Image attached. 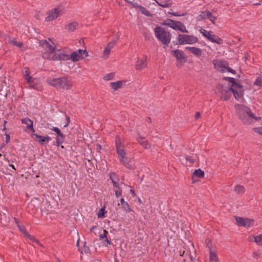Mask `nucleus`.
<instances>
[{
  "label": "nucleus",
  "mask_w": 262,
  "mask_h": 262,
  "mask_svg": "<svg viewBox=\"0 0 262 262\" xmlns=\"http://www.w3.org/2000/svg\"><path fill=\"white\" fill-rule=\"evenodd\" d=\"M57 262H61L60 260L58 258L57 259Z\"/></svg>",
  "instance_id": "60"
},
{
  "label": "nucleus",
  "mask_w": 262,
  "mask_h": 262,
  "mask_svg": "<svg viewBox=\"0 0 262 262\" xmlns=\"http://www.w3.org/2000/svg\"><path fill=\"white\" fill-rule=\"evenodd\" d=\"M176 45L193 44L198 41L197 37L193 35L179 34Z\"/></svg>",
  "instance_id": "9"
},
{
  "label": "nucleus",
  "mask_w": 262,
  "mask_h": 262,
  "mask_svg": "<svg viewBox=\"0 0 262 262\" xmlns=\"http://www.w3.org/2000/svg\"><path fill=\"white\" fill-rule=\"evenodd\" d=\"M260 3H256L255 4H254V5H260Z\"/></svg>",
  "instance_id": "59"
},
{
  "label": "nucleus",
  "mask_w": 262,
  "mask_h": 262,
  "mask_svg": "<svg viewBox=\"0 0 262 262\" xmlns=\"http://www.w3.org/2000/svg\"><path fill=\"white\" fill-rule=\"evenodd\" d=\"M115 45V41H111L109 42L105 48L104 49L103 53V57L104 58H106L108 57L111 50L112 49Z\"/></svg>",
  "instance_id": "20"
},
{
  "label": "nucleus",
  "mask_w": 262,
  "mask_h": 262,
  "mask_svg": "<svg viewBox=\"0 0 262 262\" xmlns=\"http://www.w3.org/2000/svg\"><path fill=\"white\" fill-rule=\"evenodd\" d=\"M164 25L177 30L178 25H180V21H177L172 19H167L164 21Z\"/></svg>",
  "instance_id": "24"
},
{
  "label": "nucleus",
  "mask_w": 262,
  "mask_h": 262,
  "mask_svg": "<svg viewBox=\"0 0 262 262\" xmlns=\"http://www.w3.org/2000/svg\"><path fill=\"white\" fill-rule=\"evenodd\" d=\"M134 6L137 7H138L139 9L140 12L142 14H144V15H145L146 16H150V12L145 8H144V7L138 5L137 4L134 5Z\"/></svg>",
  "instance_id": "35"
},
{
  "label": "nucleus",
  "mask_w": 262,
  "mask_h": 262,
  "mask_svg": "<svg viewBox=\"0 0 262 262\" xmlns=\"http://www.w3.org/2000/svg\"><path fill=\"white\" fill-rule=\"evenodd\" d=\"M201 117V113L200 112H196L195 115V118L196 119H198Z\"/></svg>",
  "instance_id": "49"
},
{
  "label": "nucleus",
  "mask_w": 262,
  "mask_h": 262,
  "mask_svg": "<svg viewBox=\"0 0 262 262\" xmlns=\"http://www.w3.org/2000/svg\"><path fill=\"white\" fill-rule=\"evenodd\" d=\"M17 227L18 228L20 231L23 234H24L25 236L27 234L28 232H27V231L26 230V229L23 226H21L20 225H18Z\"/></svg>",
  "instance_id": "42"
},
{
  "label": "nucleus",
  "mask_w": 262,
  "mask_h": 262,
  "mask_svg": "<svg viewBox=\"0 0 262 262\" xmlns=\"http://www.w3.org/2000/svg\"><path fill=\"white\" fill-rule=\"evenodd\" d=\"M51 129L56 132L57 134L55 145L58 146L62 143H63L65 137L64 135L61 132L60 129L57 127H53V128Z\"/></svg>",
  "instance_id": "17"
},
{
  "label": "nucleus",
  "mask_w": 262,
  "mask_h": 262,
  "mask_svg": "<svg viewBox=\"0 0 262 262\" xmlns=\"http://www.w3.org/2000/svg\"><path fill=\"white\" fill-rule=\"evenodd\" d=\"M70 59L73 62H76L83 58L82 56L81 49L74 51L70 55Z\"/></svg>",
  "instance_id": "18"
},
{
  "label": "nucleus",
  "mask_w": 262,
  "mask_h": 262,
  "mask_svg": "<svg viewBox=\"0 0 262 262\" xmlns=\"http://www.w3.org/2000/svg\"><path fill=\"white\" fill-rule=\"evenodd\" d=\"M47 82L50 85L57 89L69 90L73 86L72 78L68 76L58 78H48Z\"/></svg>",
  "instance_id": "3"
},
{
  "label": "nucleus",
  "mask_w": 262,
  "mask_h": 262,
  "mask_svg": "<svg viewBox=\"0 0 262 262\" xmlns=\"http://www.w3.org/2000/svg\"><path fill=\"white\" fill-rule=\"evenodd\" d=\"M253 85L257 86L258 89L262 86V76L261 75L256 78L253 83Z\"/></svg>",
  "instance_id": "36"
},
{
  "label": "nucleus",
  "mask_w": 262,
  "mask_h": 262,
  "mask_svg": "<svg viewBox=\"0 0 262 262\" xmlns=\"http://www.w3.org/2000/svg\"><path fill=\"white\" fill-rule=\"evenodd\" d=\"M186 49L189 50L191 53L197 57H200L202 54V51L201 49L196 47H187Z\"/></svg>",
  "instance_id": "26"
},
{
  "label": "nucleus",
  "mask_w": 262,
  "mask_h": 262,
  "mask_svg": "<svg viewBox=\"0 0 262 262\" xmlns=\"http://www.w3.org/2000/svg\"><path fill=\"white\" fill-rule=\"evenodd\" d=\"M14 220L15 221V223L17 224V226H18V225H19V220L17 219H16V217H14Z\"/></svg>",
  "instance_id": "53"
},
{
  "label": "nucleus",
  "mask_w": 262,
  "mask_h": 262,
  "mask_svg": "<svg viewBox=\"0 0 262 262\" xmlns=\"http://www.w3.org/2000/svg\"><path fill=\"white\" fill-rule=\"evenodd\" d=\"M130 192L134 195H135V191L134 189H131L130 190Z\"/></svg>",
  "instance_id": "55"
},
{
  "label": "nucleus",
  "mask_w": 262,
  "mask_h": 262,
  "mask_svg": "<svg viewBox=\"0 0 262 262\" xmlns=\"http://www.w3.org/2000/svg\"><path fill=\"white\" fill-rule=\"evenodd\" d=\"M10 140V136L9 135L7 134L6 135V142L7 143H9Z\"/></svg>",
  "instance_id": "48"
},
{
  "label": "nucleus",
  "mask_w": 262,
  "mask_h": 262,
  "mask_svg": "<svg viewBox=\"0 0 262 262\" xmlns=\"http://www.w3.org/2000/svg\"><path fill=\"white\" fill-rule=\"evenodd\" d=\"M169 14H171L174 16H181L182 15L178 14L177 12L172 13V12H168Z\"/></svg>",
  "instance_id": "52"
},
{
  "label": "nucleus",
  "mask_w": 262,
  "mask_h": 262,
  "mask_svg": "<svg viewBox=\"0 0 262 262\" xmlns=\"http://www.w3.org/2000/svg\"><path fill=\"white\" fill-rule=\"evenodd\" d=\"M173 56H174L177 60L182 61L184 60V62L186 61V58L185 56L184 53L183 52L180 50H176L172 51Z\"/></svg>",
  "instance_id": "21"
},
{
  "label": "nucleus",
  "mask_w": 262,
  "mask_h": 262,
  "mask_svg": "<svg viewBox=\"0 0 262 262\" xmlns=\"http://www.w3.org/2000/svg\"><path fill=\"white\" fill-rule=\"evenodd\" d=\"M253 130L255 133L262 135V127L253 128Z\"/></svg>",
  "instance_id": "43"
},
{
  "label": "nucleus",
  "mask_w": 262,
  "mask_h": 262,
  "mask_svg": "<svg viewBox=\"0 0 262 262\" xmlns=\"http://www.w3.org/2000/svg\"><path fill=\"white\" fill-rule=\"evenodd\" d=\"M120 203L121 208L125 212H129L132 211L128 203L126 202L123 198L120 199Z\"/></svg>",
  "instance_id": "29"
},
{
  "label": "nucleus",
  "mask_w": 262,
  "mask_h": 262,
  "mask_svg": "<svg viewBox=\"0 0 262 262\" xmlns=\"http://www.w3.org/2000/svg\"><path fill=\"white\" fill-rule=\"evenodd\" d=\"M50 56H49V54H44V59L52 60H63L66 61L70 59V55L66 54L64 53H60L59 54H57L56 53H55L54 55L52 54L49 55Z\"/></svg>",
  "instance_id": "12"
},
{
  "label": "nucleus",
  "mask_w": 262,
  "mask_h": 262,
  "mask_svg": "<svg viewBox=\"0 0 262 262\" xmlns=\"http://www.w3.org/2000/svg\"><path fill=\"white\" fill-rule=\"evenodd\" d=\"M225 79L228 80L231 83H232L231 86L229 88L232 90V93L235 98L238 100L239 98H242L244 95V89L243 85L236 82L234 78L227 77Z\"/></svg>",
  "instance_id": "6"
},
{
  "label": "nucleus",
  "mask_w": 262,
  "mask_h": 262,
  "mask_svg": "<svg viewBox=\"0 0 262 262\" xmlns=\"http://www.w3.org/2000/svg\"><path fill=\"white\" fill-rule=\"evenodd\" d=\"M0 220H1V223H2L3 218L1 217Z\"/></svg>",
  "instance_id": "61"
},
{
  "label": "nucleus",
  "mask_w": 262,
  "mask_h": 262,
  "mask_svg": "<svg viewBox=\"0 0 262 262\" xmlns=\"http://www.w3.org/2000/svg\"><path fill=\"white\" fill-rule=\"evenodd\" d=\"M147 58L146 55H143L141 58H138L135 64L137 70L141 71L147 67Z\"/></svg>",
  "instance_id": "16"
},
{
  "label": "nucleus",
  "mask_w": 262,
  "mask_h": 262,
  "mask_svg": "<svg viewBox=\"0 0 262 262\" xmlns=\"http://www.w3.org/2000/svg\"><path fill=\"white\" fill-rule=\"evenodd\" d=\"M108 234V232L106 230H103V234H101L99 235V238L100 240H103L106 242L107 245H111L112 242L111 241V239H109V238L107 237V234Z\"/></svg>",
  "instance_id": "31"
},
{
  "label": "nucleus",
  "mask_w": 262,
  "mask_h": 262,
  "mask_svg": "<svg viewBox=\"0 0 262 262\" xmlns=\"http://www.w3.org/2000/svg\"><path fill=\"white\" fill-rule=\"evenodd\" d=\"M82 55L83 54L85 55V57H88L89 56L88 52L86 50H81Z\"/></svg>",
  "instance_id": "47"
},
{
  "label": "nucleus",
  "mask_w": 262,
  "mask_h": 262,
  "mask_svg": "<svg viewBox=\"0 0 262 262\" xmlns=\"http://www.w3.org/2000/svg\"><path fill=\"white\" fill-rule=\"evenodd\" d=\"M77 26V23L76 22H72L67 25L66 29L69 32H73L76 29Z\"/></svg>",
  "instance_id": "33"
},
{
  "label": "nucleus",
  "mask_w": 262,
  "mask_h": 262,
  "mask_svg": "<svg viewBox=\"0 0 262 262\" xmlns=\"http://www.w3.org/2000/svg\"><path fill=\"white\" fill-rule=\"evenodd\" d=\"M125 1H126L127 2L129 3H131L129 2V1H128V0H125Z\"/></svg>",
  "instance_id": "62"
},
{
  "label": "nucleus",
  "mask_w": 262,
  "mask_h": 262,
  "mask_svg": "<svg viewBox=\"0 0 262 262\" xmlns=\"http://www.w3.org/2000/svg\"><path fill=\"white\" fill-rule=\"evenodd\" d=\"M10 166H11L13 169H14V170H15V168L14 167V166L12 164H10L9 165Z\"/></svg>",
  "instance_id": "56"
},
{
  "label": "nucleus",
  "mask_w": 262,
  "mask_h": 262,
  "mask_svg": "<svg viewBox=\"0 0 262 262\" xmlns=\"http://www.w3.org/2000/svg\"><path fill=\"white\" fill-rule=\"evenodd\" d=\"M110 178L112 181L114 187V191L117 198L120 197L122 195V189L120 187V184L119 183V179L116 174L114 172H111L110 173Z\"/></svg>",
  "instance_id": "10"
},
{
  "label": "nucleus",
  "mask_w": 262,
  "mask_h": 262,
  "mask_svg": "<svg viewBox=\"0 0 262 262\" xmlns=\"http://www.w3.org/2000/svg\"><path fill=\"white\" fill-rule=\"evenodd\" d=\"M234 191L238 194L242 195L245 193L246 189L243 185H237L234 187Z\"/></svg>",
  "instance_id": "32"
},
{
  "label": "nucleus",
  "mask_w": 262,
  "mask_h": 262,
  "mask_svg": "<svg viewBox=\"0 0 262 262\" xmlns=\"http://www.w3.org/2000/svg\"><path fill=\"white\" fill-rule=\"evenodd\" d=\"M62 13V10L59 7L54 8L47 13L45 20L47 22L53 21L61 16Z\"/></svg>",
  "instance_id": "11"
},
{
  "label": "nucleus",
  "mask_w": 262,
  "mask_h": 262,
  "mask_svg": "<svg viewBox=\"0 0 262 262\" xmlns=\"http://www.w3.org/2000/svg\"><path fill=\"white\" fill-rule=\"evenodd\" d=\"M155 36L164 46H167L171 40V34L165 29L157 27L154 29Z\"/></svg>",
  "instance_id": "4"
},
{
  "label": "nucleus",
  "mask_w": 262,
  "mask_h": 262,
  "mask_svg": "<svg viewBox=\"0 0 262 262\" xmlns=\"http://www.w3.org/2000/svg\"><path fill=\"white\" fill-rule=\"evenodd\" d=\"M66 120H67V124L64 125V127H67L68 126L70 122V119L69 116H66Z\"/></svg>",
  "instance_id": "46"
},
{
  "label": "nucleus",
  "mask_w": 262,
  "mask_h": 262,
  "mask_svg": "<svg viewBox=\"0 0 262 262\" xmlns=\"http://www.w3.org/2000/svg\"><path fill=\"white\" fill-rule=\"evenodd\" d=\"M213 63L214 68L220 72L224 73L227 71L232 74L235 73V71L231 69L228 66V63L225 60L215 59L213 60Z\"/></svg>",
  "instance_id": "7"
},
{
  "label": "nucleus",
  "mask_w": 262,
  "mask_h": 262,
  "mask_svg": "<svg viewBox=\"0 0 262 262\" xmlns=\"http://www.w3.org/2000/svg\"><path fill=\"white\" fill-rule=\"evenodd\" d=\"M25 80L29 83V86L33 89L35 88L34 79L29 75L28 68H25Z\"/></svg>",
  "instance_id": "22"
},
{
  "label": "nucleus",
  "mask_w": 262,
  "mask_h": 262,
  "mask_svg": "<svg viewBox=\"0 0 262 262\" xmlns=\"http://www.w3.org/2000/svg\"><path fill=\"white\" fill-rule=\"evenodd\" d=\"M31 136L35 142H38L42 146L46 145L51 139V137L48 136H42L35 133H33Z\"/></svg>",
  "instance_id": "15"
},
{
  "label": "nucleus",
  "mask_w": 262,
  "mask_h": 262,
  "mask_svg": "<svg viewBox=\"0 0 262 262\" xmlns=\"http://www.w3.org/2000/svg\"><path fill=\"white\" fill-rule=\"evenodd\" d=\"M177 30H179L183 33H188V32L185 26L181 22H180V25H178Z\"/></svg>",
  "instance_id": "39"
},
{
  "label": "nucleus",
  "mask_w": 262,
  "mask_h": 262,
  "mask_svg": "<svg viewBox=\"0 0 262 262\" xmlns=\"http://www.w3.org/2000/svg\"><path fill=\"white\" fill-rule=\"evenodd\" d=\"M50 41H47V40H42L40 41V45L45 49V51L42 53V57L44 58V54H52L54 55L55 53L56 48L54 43L51 41L49 39ZM49 56H50L49 55Z\"/></svg>",
  "instance_id": "8"
},
{
  "label": "nucleus",
  "mask_w": 262,
  "mask_h": 262,
  "mask_svg": "<svg viewBox=\"0 0 262 262\" xmlns=\"http://www.w3.org/2000/svg\"><path fill=\"white\" fill-rule=\"evenodd\" d=\"M21 123L24 124H26L28 128L30 129V130L32 132H34L35 130L33 128V122L31 119L28 118L22 119Z\"/></svg>",
  "instance_id": "27"
},
{
  "label": "nucleus",
  "mask_w": 262,
  "mask_h": 262,
  "mask_svg": "<svg viewBox=\"0 0 262 262\" xmlns=\"http://www.w3.org/2000/svg\"><path fill=\"white\" fill-rule=\"evenodd\" d=\"M137 141L139 144L143 146L145 149H150L151 145L147 140H145V138L142 137H139Z\"/></svg>",
  "instance_id": "25"
},
{
  "label": "nucleus",
  "mask_w": 262,
  "mask_h": 262,
  "mask_svg": "<svg viewBox=\"0 0 262 262\" xmlns=\"http://www.w3.org/2000/svg\"><path fill=\"white\" fill-rule=\"evenodd\" d=\"M97 147H98V148H99V149H101V146L100 145H98Z\"/></svg>",
  "instance_id": "57"
},
{
  "label": "nucleus",
  "mask_w": 262,
  "mask_h": 262,
  "mask_svg": "<svg viewBox=\"0 0 262 262\" xmlns=\"http://www.w3.org/2000/svg\"><path fill=\"white\" fill-rule=\"evenodd\" d=\"M232 90L229 86L219 84L216 86L215 94L223 101L228 100L231 97Z\"/></svg>",
  "instance_id": "5"
},
{
  "label": "nucleus",
  "mask_w": 262,
  "mask_h": 262,
  "mask_svg": "<svg viewBox=\"0 0 262 262\" xmlns=\"http://www.w3.org/2000/svg\"><path fill=\"white\" fill-rule=\"evenodd\" d=\"M8 41H9V42L10 44H11V45H12L13 46H15L16 47H18L19 48H21L23 46V44L22 42H17L16 41V38H15L14 37L9 38Z\"/></svg>",
  "instance_id": "34"
},
{
  "label": "nucleus",
  "mask_w": 262,
  "mask_h": 262,
  "mask_svg": "<svg viewBox=\"0 0 262 262\" xmlns=\"http://www.w3.org/2000/svg\"><path fill=\"white\" fill-rule=\"evenodd\" d=\"M204 172L203 170H202L201 169H196L193 172L192 175V183L194 184L198 181L197 180L195 179V178L198 177L199 178H202L204 177Z\"/></svg>",
  "instance_id": "23"
},
{
  "label": "nucleus",
  "mask_w": 262,
  "mask_h": 262,
  "mask_svg": "<svg viewBox=\"0 0 262 262\" xmlns=\"http://www.w3.org/2000/svg\"><path fill=\"white\" fill-rule=\"evenodd\" d=\"M208 19L214 25L215 24V20L217 19V17L212 16V13H211V16Z\"/></svg>",
  "instance_id": "44"
},
{
  "label": "nucleus",
  "mask_w": 262,
  "mask_h": 262,
  "mask_svg": "<svg viewBox=\"0 0 262 262\" xmlns=\"http://www.w3.org/2000/svg\"><path fill=\"white\" fill-rule=\"evenodd\" d=\"M125 1H126L127 2L129 3H131L129 2V1H128V0H125Z\"/></svg>",
  "instance_id": "63"
},
{
  "label": "nucleus",
  "mask_w": 262,
  "mask_h": 262,
  "mask_svg": "<svg viewBox=\"0 0 262 262\" xmlns=\"http://www.w3.org/2000/svg\"><path fill=\"white\" fill-rule=\"evenodd\" d=\"M254 238V241L257 244V245L262 246V234L255 236Z\"/></svg>",
  "instance_id": "37"
},
{
  "label": "nucleus",
  "mask_w": 262,
  "mask_h": 262,
  "mask_svg": "<svg viewBox=\"0 0 262 262\" xmlns=\"http://www.w3.org/2000/svg\"><path fill=\"white\" fill-rule=\"evenodd\" d=\"M25 236L26 237L28 238L31 241H32V242H35L38 245L39 244V241H37V239H36L33 236L30 235L28 233H27V234L25 235Z\"/></svg>",
  "instance_id": "41"
},
{
  "label": "nucleus",
  "mask_w": 262,
  "mask_h": 262,
  "mask_svg": "<svg viewBox=\"0 0 262 262\" xmlns=\"http://www.w3.org/2000/svg\"><path fill=\"white\" fill-rule=\"evenodd\" d=\"M119 37H120V34H119V33H118L117 36L116 37H115V38L114 40H113L112 41H115V44H116V42H117L118 40L119 39Z\"/></svg>",
  "instance_id": "50"
},
{
  "label": "nucleus",
  "mask_w": 262,
  "mask_h": 262,
  "mask_svg": "<svg viewBox=\"0 0 262 262\" xmlns=\"http://www.w3.org/2000/svg\"><path fill=\"white\" fill-rule=\"evenodd\" d=\"M105 213L106 211H105V207L101 208L98 213V217L99 218L103 217L104 216Z\"/></svg>",
  "instance_id": "40"
},
{
  "label": "nucleus",
  "mask_w": 262,
  "mask_h": 262,
  "mask_svg": "<svg viewBox=\"0 0 262 262\" xmlns=\"http://www.w3.org/2000/svg\"><path fill=\"white\" fill-rule=\"evenodd\" d=\"M146 120V121L147 122H148V123H150L151 122V118H150V117H146V120Z\"/></svg>",
  "instance_id": "51"
},
{
  "label": "nucleus",
  "mask_w": 262,
  "mask_h": 262,
  "mask_svg": "<svg viewBox=\"0 0 262 262\" xmlns=\"http://www.w3.org/2000/svg\"><path fill=\"white\" fill-rule=\"evenodd\" d=\"M236 224L238 226L249 228L253 226L254 220L248 218H243L238 216H235Z\"/></svg>",
  "instance_id": "13"
},
{
  "label": "nucleus",
  "mask_w": 262,
  "mask_h": 262,
  "mask_svg": "<svg viewBox=\"0 0 262 262\" xmlns=\"http://www.w3.org/2000/svg\"><path fill=\"white\" fill-rule=\"evenodd\" d=\"M209 260L210 261H219L216 252L214 249L209 247Z\"/></svg>",
  "instance_id": "28"
},
{
  "label": "nucleus",
  "mask_w": 262,
  "mask_h": 262,
  "mask_svg": "<svg viewBox=\"0 0 262 262\" xmlns=\"http://www.w3.org/2000/svg\"><path fill=\"white\" fill-rule=\"evenodd\" d=\"M184 253H185V251H183L182 254H180V255L182 256L183 255V254H184Z\"/></svg>",
  "instance_id": "58"
},
{
  "label": "nucleus",
  "mask_w": 262,
  "mask_h": 262,
  "mask_svg": "<svg viewBox=\"0 0 262 262\" xmlns=\"http://www.w3.org/2000/svg\"><path fill=\"white\" fill-rule=\"evenodd\" d=\"M211 13L209 11H204L201 12L198 17V20L200 21L205 19H208L211 16Z\"/></svg>",
  "instance_id": "30"
},
{
  "label": "nucleus",
  "mask_w": 262,
  "mask_h": 262,
  "mask_svg": "<svg viewBox=\"0 0 262 262\" xmlns=\"http://www.w3.org/2000/svg\"><path fill=\"white\" fill-rule=\"evenodd\" d=\"M96 228V226H93L91 228V230H90V231L91 232H92Z\"/></svg>",
  "instance_id": "54"
},
{
  "label": "nucleus",
  "mask_w": 262,
  "mask_h": 262,
  "mask_svg": "<svg viewBox=\"0 0 262 262\" xmlns=\"http://www.w3.org/2000/svg\"><path fill=\"white\" fill-rule=\"evenodd\" d=\"M234 108L238 119L245 124H250L261 119L260 117H257L249 107L244 104H236Z\"/></svg>",
  "instance_id": "1"
},
{
  "label": "nucleus",
  "mask_w": 262,
  "mask_h": 262,
  "mask_svg": "<svg viewBox=\"0 0 262 262\" xmlns=\"http://www.w3.org/2000/svg\"><path fill=\"white\" fill-rule=\"evenodd\" d=\"M210 262H219V261H210Z\"/></svg>",
  "instance_id": "64"
},
{
  "label": "nucleus",
  "mask_w": 262,
  "mask_h": 262,
  "mask_svg": "<svg viewBox=\"0 0 262 262\" xmlns=\"http://www.w3.org/2000/svg\"><path fill=\"white\" fill-rule=\"evenodd\" d=\"M115 147L119 162L126 168L129 169H132V166L130 164L131 159L127 156L124 141L118 136L116 137Z\"/></svg>",
  "instance_id": "2"
},
{
  "label": "nucleus",
  "mask_w": 262,
  "mask_h": 262,
  "mask_svg": "<svg viewBox=\"0 0 262 262\" xmlns=\"http://www.w3.org/2000/svg\"><path fill=\"white\" fill-rule=\"evenodd\" d=\"M115 78V73H111L106 74L103 77V80L105 81H109L111 80H113Z\"/></svg>",
  "instance_id": "38"
},
{
  "label": "nucleus",
  "mask_w": 262,
  "mask_h": 262,
  "mask_svg": "<svg viewBox=\"0 0 262 262\" xmlns=\"http://www.w3.org/2000/svg\"><path fill=\"white\" fill-rule=\"evenodd\" d=\"M201 33L205 36L209 40L212 42H215L217 44H222L223 42V39L215 35H212V32L207 31L205 29H202Z\"/></svg>",
  "instance_id": "14"
},
{
  "label": "nucleus",
  "mask_w": 262,
  "mask_h": 262,
  "mask_svg": "<svg viewBox=\"0 0 262 262\" xmlns=\"http://www.w3.org/2000/svg\"><path fill=\"white\" fill-rule=\"evenodd\" d=\"M125 84V81L119 80L116 82H111L110 83V86L114 91H116L122 88Z\"/></svg>",
  "instance_id": "19"
},
{
  "label": "nucleus",
  "mask_w": 262,
  "mask_h": 262,
  "mask_svg": "<svg viewBox=\"0 0 262 262\" xmlns=\"http://www.w3.org/2000/svg\"><path fill=\"white\" fill-rule=\"evenodd\" d=\"M186 160L190 162L191 163H193L195 162V160L192 158L191 156H187L186 157Z\"/></svg>",
  "instance_id": "45"
}]
</instances>
